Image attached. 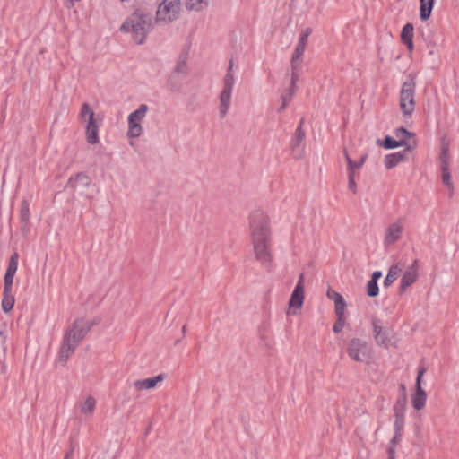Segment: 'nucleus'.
I'll return each instance as SVG.
<instances>
[{
	"instance_id": "nucleus-1",
	"label": "nucleus",
	"mask_w": 459,
	"mask_h": 459,
	"mask_svg": "<svg viewBox=\"0 0 459 459\" xmlns=\"http://www.w3.org/2000/svg\"><path fill=\"white\" fill-rule=\"evenodd\" d=\"M94 324L96 323L90 320V317H76L69 325L56 358L57 364L65 366L67 363L80 342Z\"/></svg>"
},
{
	"instance_id": "nucleus-2",
	"label": "nucleus",
	"mask_w": 459,
	"mask_h": 459,
	"mask_svg": "<svg viewBox=\"0 0 459 459\" xmlns=\"http://www.w3.org/2000/svg\"><path fill=\"white\" fill-rule=\"evenodd\" d=\"M152 27V15L142 10H135L125 20L120 30L131 33L137 44H143Z\"/></svg>"
},
{
	"instance_id": "nucleus-3",
	"label": "nucleus",
	"mask_w": 459,
	"mask_h": 459,
	"mask_svg": "<svg viewBox=\"0 0 459 459\" xmlns=\"http://www.w3.org/2000/svg\"><path fill=\"white\" fill-rule=\"evenodd\" d=\"M349 358L355 362L370 364L374 359V350L369 342L361 338H352L346 348Z\"/></svg>"
},
{
	"instance_id": "nucleus-4",
	"label": "nucleus",
	"mask_w": 459,
	"mask_h": 459,
	"mask_svg": "<svg viewBox=\"0 0 459 459\" xmlns=\"http://www.w3.org/2000/svg\"><path fill=\"white\" fill-rule=\"evenodd\" d=\"M252 244L271 242V228L267 215L256 211L250 218Z\"/></svg>"
},
{
	"instance_id": "nucleus-5",
	"label": "nucleus",
	"mask_w": 459,
	"mask_h": 459,
	"mask_svg": "<svg viewBox=\"0 0 459 459\" xmlns=\"http://www.w3.org/2000/svg\"><path fill=\"white\" fill-rule=\"evenodd\" d=\"M416 82L414 76L404 82L399 93V108L404 117H411L415 110Z\"/></svg>"
},
{
	"instance_id": "nucleus-6",
	"label": "nucleus",
	"mask_w": 459,
	"mask_h": 459,
	"mask_svg": "<svg viewBox=\"0 0 459 459\" xmlns=\"http://www.w3.org/2000/svg\"><path fill=\"white\" fill-rule=\"evenodd\" d=\"M373 335L376 343L385 349L396 348L399 343V339L394 329L385 325L380 319L373 321Z\"/></svg>"
},
{
	"instance_id": "nucleus-7",
	"label": "nucleus",
	"mask_w": 459,
	"mask_h": 459,
	"mask_svg": "<svg viewBox=\"0 0 459 459\" xmlns=\"http://www.w3.org/2000/svg\"><path fill=\"white\" fill-rule=\"evenodd\" d=\"M235 83V78L233 74V60L230 61V65L227 74L223 80V88L220 94V105L219 114L221 118H224L230 107L231 95Z\"/></svg>"
},
{
	"instance_id": "nucleus-8",
	"label": "nucleus",
	"mask_w": 459,
	"mask_h": 459,
	"mask_svg": "<svg viewBox=\"0 0 459 459\" xmlns=\"http://www.w3.org/2000/svg\"><path fill=\"white\" fill-rule=\"evenodd\" d=\"M94 112L88 103H83L79 114L80 120L86 122V140L90 144H96L99 142V127L94 118Z\"/></svg>"
},
{
	"instance_id": "nucleus-9",
	"label": "nucleus",
	"mask_w": 459,
	"mask_h": 459,
	"mask_svg": "<svg viewBox=\"0 0 459 459\" xmlns=\"http://www.w3.org/2000/svg\"><path fill=\"white\" fill-rule=\"evenodd\" d=\"M67 185L71 188L85 195L89 199L93 198L94 195L99 192L96 185L91 182L90 177L84 172H79L74 177H71Z\"/></svg>"
},
{
	"instance_id": "nucleus-10",
	"label": "nucleus",
	"mask_w": 459,
	"mask_h": 459,
	"mask_svg": "<svg viewBox=\"0 0 459 459\" xmlns=\"http://www.w3.org/2000/svg\"><path fill=\"white\" fill-rule=\"evenodd\" d=\"M148 110L149 107L146 104H141L136 110L128 116L127 136L129 138H137L142 134L143 127L141 123L146 117Z\"/></svg>"
},
{
	"instance_id": "nucleus-11",
	"label": "nucleus",
	"mask_w": 459,
	"mask_h": 459,
	"mask_svg": "<svg viewBox=\"0 0 459 459\" xmlns=\"http://www.w3.org/2000/svg\"><path fill=\"white\" fill-rule=\"evenodd\" d=\"M179 11L180 0H163L156 13L157 21L173 22L178 18Z\"/></svg>"
},
{
	"instance_id": "nucleus-12",
	"label": "nucleus",
	"mask_w": 459,
	"mask_h": 459,
	"mask_svg": "<svg viewBox=\"0 0 459 459\" xmlns=\"http://www.w3.org/2000/svg\"><path fill=\"white\" fill-rule=\"evenodd\" d=\"M256 261L270 272L273 266L271 242L252 244Z\"/></svg>"
},
{
	"instance_id": "nucleus-13",
	"label": "nucleus",
	"mask_w": 459,
	"mask_h": 459,
	"mask_svg": "<svg viewBox=\"0 0 459 459\" xmlns=\"http://www.w3.org/2000/svg\"><path fill=\"white\" fill-rule=\"evenodd\" d=\"M303 123L304 118H301L299 126L297 127L294 135L290 140V148L291 152L296 160H300L304 156V140H305V131L303 130Z\"/></svg>"
},
{
	"instance_id": "nucleus-14",
	"label": "nucleus",
	"mask_w": 459,
	"mask_h": 459,
	"mask_svg": "<svg viewBox=\"0 0 459 459\" xmlns=\"http://www.w3.org/2000/svg\"><path fill=\"white\" fill-rule=\"evenodd\" d=\"M403 231V222L402 219H397L387 226L385 230L384 245L391 246L401 239Z\"/></svg>"
},
{
	"instance_id": "nucleus-15",
	"label": "nucleus",
	"mask_w": 459,
	"mask_h": 459,
	"mask_svg": "<svg viewBox=\"0 0 459 459\" xmlns=\"http://www.w3.org/2000/svg\"><path fill=\"white\" fill-rule=\"evenodd\" d=\"M304 302V273H300L298 283L289 300V308L296 313L302 307Z\"/></svg>"
},
{
	"instance_id": "nucleus-16",
	"label": "nucleus",
	"mask_w": 459,
	"mask_h": 459,
	"mask_svg": "<svg viewBox=\"0 0 459 459\" xmlns=\"http://www.w3.org/2000/svg\"><path fill=\"white\" fill-rule=\"evenodd\" d=\"M418 279V260L407 268L401 279L400 292L403 293L407 288L411 286Z\"/></svg>"
},
{
	"instance_id": "nucleus-17",
	"label": "nucleus",
	"mask_w": 459,
	"mask_h": 459,
	"mask_svg": "<svg viewBox=\"0 0 459 459\" xmlns=\"http://www.w3.org/2000/svg\"><path fill=\"white\" fill-rule=\"evenodd\" d=\"M377 144L379 146H383L385 149H394L397 147H405L406 150H413L417 146V141L412 140V142H403L394 140L393 137L386 135L384 141L378 139L377 141Z\"/></svg>"
},
{
	"instance_id": "nucleus-18",
	"label": "nucleus",
	"mask_w": 459,
	"mask_h": 459,
	"mask_svg": "<svg viewBox=\"0 0 459 459\" xmlns=\"http://www.w3.org/2000/svg\"><path fill=\"white\" fill-rule=\"evenodd\" d=\"M18 260L19 255L16 252H14L9 259L7 270L4 279V286H5L7 291L9 288H13V277L18 269Z\"/></svg>"
},
{
	"instance_id": "nucleus-19",
	"label": "nucleus",
	"mask_w": 459,
	"mask_h": 459,
	"mask_svg": "<svg viewBox=\"0 0 459 459\" xmlns=\"http://www.w3.org/2000/svg\"><path fill=\"white\" fill-rule=\"evenodd\" d=\"M326 296L334 304L335 316H344L347 307L344 298L339 292L332 289L327 290Z\"/></svg>"
},
{
	"instance_id": "nucleus-20",
	"label": "nucleus",
	"mask_w": 459,
	"mask_h": 459,
	"mask_svg": "<svg viewBox=\"0 0 459 459\" xmlns=\"http://www.w3.org/2000/svg\"><path fill=\"white\" fill-rule=\"evenodd\" d=\"M162 375H158L153 377L139 379L134 381V387L137 391L150 390L157 387L159 384L163 381Z\"/></svg>"
},
{
	"instance_id": "nucleus-21",
	"label": "nucleus",
	"mask_w": 459,
	"mask_h": 459,
	"mask_svg": "<svg viewBox=\"0 0 459 459\" xmlns=\"http://www.w3.org/2000/svg\"><path fill=\"white\" fill-rule=\"evenodd\" d=\"M414 27L411 23H406L401 32V40L410 52L414 49L413 45Z\"/></svg>"
},
{
	"instance_id": "nucleus-22",
	"label": "nucleus",
	"mask_w": 459,
	"mask_h": 459,
	"mask_svg": "<svg viewBox=\"0 0 459 459\" xmlns=\"http://www.w3.org/2000/svg\"><path fill=\"white\" fill-rule=\"evenodd\" d=\"M409 150H403L402 152H397L394 153L388 154L385 157V166L386 169H390L394 168L397 164L403 161L406 157V152Z\"/></svg>"
},
{
	"instance_id": "nucleus-23",
	"label": "nucleus",
	"mask_w": 459,
	"mask_h": 459,
	"mask_svg": "<svg viewBox=\"0 0 459 459\" xmlns=\"http://www.w3.org/2000/svg\"><path fill=\"white\" fill-rule=\"evenodd\" d=\"M427 394L423 389L415 388L411 395V405L416 411L422 410L426 405Z\"/></svg>"
},
{
	"instance_id": "nucleus-24",
	"label": "nucleus",
	"mask_w": 459,
	"mask_h": 459,
	"mask_svg": "<svg viewBox=\"0 0 459 459\" xmlns=\"http://www.w3.org/2000/svg\"><path fill=\"white\" fill-rule=\"evenodd\" d=\"M439 167L440 170H450V154L449 145L447 143L443 142L441 144V151L439 154Z\"/></svg>"
},
{
	"instance_id": "nucleus-25",
	"label": "nucleus",
	"mask_w": 459,
	"mask_h": 459,
	"mask_svg": "<svg viewBox=\"0 0 459 459\" xmlns=\"http://www.w3.org/2000/svg\"><path fill=\"white\" fill-rule=\"evenodd\" d=\"M435 0H420V17L422 21H427L431 16Z\"/></svg>"
},
{
	"instance_id": "nucleus-26",
	"label": "nucleus",
	"mask_w": 459,
	"mask_h": 459,
	"mask_svg": "<svg viewBox=\"0 0 459 459\" xmlns=\"http://www.w3.org/2000/svg\"><path fill=\"white\" fill-rule=\"evenodd\" d=\"M96 400L92 396H87L80 405V411L83 415L91 416L95 411Z\"/></svg>"
},
{
	"instance_id": "nucleus-27",
	"label": "nucleus",
	"mask_w": 459,
	"mask_h": 459,
	"mask_svg": "<svg viewBox=\"0 0 459 459\" xmlns=\"http://www.w3.org/2000/svg\"><path fill=\"white\" fill-rule=\"evenodd\" d=\"M402 271V266L400 264H393L388 271V273L384 281V286L385 288L391 286L394 281L397 279L400 272Z\"/></svg>"
},
{
	"instance_id": "nucleus-28",
	"label": "nucleus",
	"mask_w": 459,
	"mask_h": 459,
	"mask_svg": "<svg viewBox=\"0 0 459 459\" xmlns=\"http://www.w3.org/2000/svg\"><path fill=\"white\" fill-rule=\"evenodd\" d=\"M12 289L9 288L8 291L5 289V286H4V298L2 300V307L4 313H8L11 311L14 305V298L12 294Z\"/></svg>"
},
{
	"instance_id": "nucleus-29",
	"label": "nucleus",
	"mask_w": 459,
	"mask_h": 459,
	"mask_svg": "<svg viewBox=\"0 0 459 459\" xmlns=\"http://www.w3.org/2000/svg\"><path fill=\"white\" fill-rule=\"evenodd\" d=\"M208 5L206 0H187L185 6L187 11L201 12Z\"/></svg>"
},
{
	"instance_id": "nucleus-30",
	"label": "nucleus",
	"mask_w": 459,
	"mask_h": 459,
	"mask_svg": "<svg viewBox=\"0 0 459 459\" xmlns=\"http://www.w3.org/2000/svg\"><path fill=\"white\" fill-rule=\"evenodd\" d=\"M394 134L397 141L412 142L415 139V134L411 132L407 131L404 127H399L395 130Z\"/></svg>"
},
{
	"instance_id": "nucleus-31",
	"label": "nucleus",
	"mask_w": 459,
	"mask_h": 459,
	"mask_svg": "<svg viewBox=\"0 0 459 459\" xmlns=\"http://www.w3.org/2000/svg\"><path fill=\"white\" fill-rule=\"evenodd\" d=\"M404 403L401 406V411H398L396 409V414H395V422H394V429L397 434H400V432L403 429L404 425Z\"/></svg>"
},
{
	"instance_id": "nucleus-32",
	"label": "nucleus",
	"mask_w": 459,
	"mask_h": 459,
	"mask_svg": "<svg viewBox=\"0 0 459 459\" xmlns=\"http://www.w3.org/2000/svg\"><path fill=\"white\" fill-rule=\"evenodd\" d=\"M295 91H296V89L295 88H291L290 86V89L285 90L282 92V94H281L282 105L279 108V112H281L282 109H284L286 108L288 103L291 100L292 97L294 96Z\"/></svg>"
},
{
	"instance_id": "nucleus-33",
	"label": "nucleus",
	"mask_w": 459,
	"mask_h": 459,
	"mask_svg": "<svg viewBox=\"0 0 459 459\" xmlns=\"http://www.w3.org/2000/svg\"><path fill=\"white\" fill-rule=\"evenodd\" d=\"M21 221L27 224L30 221V204L27 200H23L21 204Z\"/></svg>"
},
{
	"instance_id": "nucleus-34",
	"label": "nucleus",
	"mask_w": 459,
	"mask_h": 459,
	"mask_svg": "<svg viewBox=\"0 0 459 459\" xmlns=\"http://www.w3.org/2000/svg\"><path fill=\"white\" fill-rule=\"evenodd\" d=\"M344 156H345V160H346V162H347V170H356V171H359L360 168H361V163H357V161H354L351 160V158L350 157L347 150H344Z\"/></svg>"
},
{
	"instance_id": "nucleus-35",
	"label": "nucleus",
	"mask_w": 459,
	"mask_h": 459,
	"mask_svg": "<svg viewBox=\"0 0 459 459\" xmlns=\"http://www.w3.org/2000/svg\"><path fill=\"white\" fill-rule=\"evenodd\" d=\"M442 183L451 191H454V184L451 179L450 170H442Z\"/></svg>"
},
{
	"instance_id": "nucleus-36",
	"label": "nucleus",
	"mask_w": 459,
	"mask_h": 459,
	"mask_svg": "<svg viewBox=\"0 0 459 459\" xmlns=\"http://www.w3.org/2000/svg\"><path fill=\"white\" fill-rule=\"evenodd\" d=\"M379 289L377 281L369 280L367 284V294L369 297H376L378 294Z\"/></svg>"
},
{
	"instance_id": "nucleus-37",
	"label": "nucleus",
	"mask_w": 459,
	"mask_h": 459,
	"mask_svg": "<svg viewBox=\"0 0 459 459\" xmlns=\"http://www.w3.org/2000/svg\"><path fill=\"white\" fill-rule=\"evenodd\" d=\"M301 64H302V57L296 58V56H292L291 60H290L291 73H300Z\"/></svg>"
},
{
	"instance_id": "nucleus-38",
	"label": "nucleus",
	"mask_w": 459,
	"mask_h": 459,
	"mask_svg": "<svg viewBox=\"0 0 459 459\" xmlns=\"http://www.w3.org/2000/svg\"><path fill=\"white\" fill-rule=\"evenodd\" d=\"M306 47L307 43L299 41L292 56H296V58H301L305 52Z\"/></svg>"
},
{
	"instance_id": "nucleus-39",
	"label": "nucleus",
	"mask_w": 459,
	"mask_h": 459,
	"mask_svg": "<svg viewBox=\"0 0 459 459\" xmlns=\"http://www.w3.org/2000/svg\"><path fill=\"white\" fill-rule=\"evenodd\" d=\"M346 326V320H345V317H338V319L336 320L334 325H333V332L338 333L340 332H342Z\"/></svg>"
},
{
	"instance_id": "nucleus-40",
	"label": "nucleus",
	"mask_w": 459,
	"mask_h": 459,
	"mask_svg": "<svg viewBox=\"0 0 459 459\" xmlns=\"http://www.w3.org/2000/svg\"><path fill=\"white\" fill-rule=\"evenodd\" d=\"M312 33V29L311 28H306L305 30H303L299 35V41L300 42H305L307 44V39H308V37L310 36V34Z\"/></svg>"
},
{
	"instance_id": "nucleus-41",
	"label": "nucleus",
	"mask_w": 459,
	"mask_h": 459,
	"mask_svg": "<svg viewBox=\"0 0 459 459\" xmlns=\"http://www.w3.org/2000/svg\"><path fill=\"white\" fill-rule=\"evenodd\" d=\"M425 368H421L418 370V375H417V378H416V386L415 388H420V389H423L422 386H421V380H422V377L423 375L425 374Z\"/></svg>"
},
{
	"instance_id": "nucleus-42",
	"label": "nucleus",
	"mask_w": 459,
	"mask_h": 459,
	"mask_svg": "<svg viewBox=\"0 0 459 459\" xmlns=\"http://www.w3.org/2000/svg\"><path fill=\"white\" fill-rule=\"evenodd\" d=\"M175 73L186 74V61H180L175 67Z\"/></svg>"
},
{
	"instance_id": "nucleus-43",
	"label": "nucleus",
	"mask_w": 459,
	"mask_h": 459,
	"mask_svg": "<svg viewBox=\"0 0 459 459\" xmlns=\"http://www.w3.org/2000/svg\"><path fill=\"white\" fill-rule=\"evenodd\" d=\"M299 80V73L290 74V87L296 89V83Z\"/></svg>"
},
{
	"instance_id": "nucleus-44",
	"label": "nucleus",
	"mask_w": 459,
	"mask_h": 459,
	"mask_svg": "<svg viewBox=\"0 0 459 459\" xmlns=\"http://www.w3.org/2000/svg\"><path fill=\"white\" fill-rule=\"evenodd\" d=\"M348 186H349V189H350L353 194H356V193H357V184H356L355 179H353V178H350V179H348Z\"/></svg>"
},
{
	"instance_id": "nucleus-45",
	"label": "nucleus",
	"mask_w": 459,
	"mask_h": 459,
	"mask_svg": "<svg viewBox=\"0 0 459 459\" xmlns=\"http://www.w3.org/2000/svg\"><path fill=\"white\" fill-rule=\"evenodd\" d=\"M382 276V273L380 271H375L371 275V281H377Z\"/></svg>"
},
{
	"instance_id": "nucleus-46",
	"label": "nucleus",
	"mask_w": 459,
	"mask_h": 459,
	"mask_svg": "<svg viewBox=\"0 0 459 459\" xmlns=\"http://www.w3.org/2000/svg\"><path fill=\"white\" fill-rule=\"evenodd\" d=\"M359 171L356 170H347L348 179L353 178L355 179L356 176L359 174Z\"/></svg>"
},
{
	"instance_id": "nucleus-47",
	"label": "nucleus",
	"mask_w": 459,
	"mask_h": 459,
	"mask_svg": "<svg viewBox=\"0 0 459 459\" xmlns=\"http://www.w3.org/2000/svg\"><path fill=\"white\" fill-rule=\"evenodd\" d=\"M427 46H428V48H429V54H430V55H433V54H434V48H435V47H436V43H435V42H433V41H429V42L427 43Z\"/></svg>"
},
{
	"instance_id": "nucleus-48",
	"label": "nucleus",
	"mask_w": 459,
	"mask_h": 459,
	"mask_svg": "<svg viewBox=\"0 0 459 459\" xmlns=\"http://www.w3.org/2000/svg\"><path fill=\"white\" fill-rule=\"evenodd\" d=\"M366 159H367V155L365 154V155H363V156L359 159V160H358V161H357V163H361V167H362V166H363V164H364V163H365V161H366Z\"/></svg>"
},
{
	"instance_id": "nucleus-49",
	"label": "nucleus",
	"mask_w": 459,
	"mask_h": 459,
	"mask_svg": "<svg viewBox=\"0 0 459 459\" xmlns=\"http://www.w3.org/2000/svg\"><path fill=\"white\" fill-rule=\"evenodd\" d=\"M64 459H73V453L72 452L67 453L65 455Z\"/></svg>"
}]
</instances>
